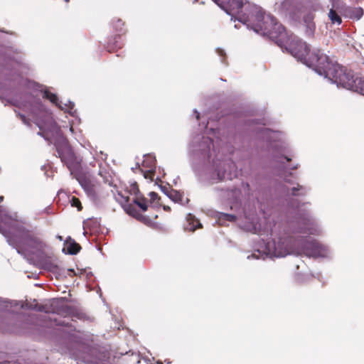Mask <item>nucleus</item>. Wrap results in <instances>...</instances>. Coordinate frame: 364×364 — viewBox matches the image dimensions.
<instances>
[{"mask_svg":"<svg viewBox=\"0 0 364 364\" xmlns=\"http://www.w3.org/2000/svg\"><path fill=\"white\" fill-rule=\"evenodd\" d=\"M234 9L229 13L231 20L247 26L255 33L268 36L282 49H285L292 56L307 66L312 68L320 76L337 87L353 90L364 95V76L355 75L351 70L333 63L319 49H314L310 54L309 46L296 36H289L284 27L276 18L263 9L247 0H233Z\"/></svg>","mask_w":364,"mask_h":364,"instance_id":"obj_1","label":"nucleus"},{"mask_svg":"<svg viewBox=\"0 0 364 364\" xmlns=\"http://www.w3.org/2000/svg\"><path fill=\"white\" fill-rule=\"evenodd\" d=\"M19 106L33 117L34 123L40 129L38 134L54 144L58 157L66 165L70 174L74 175L88 196L95 203L99 202L100 198H105V193H101L97 187L91 186L79 175L80 159L75 155L60 127L53 119L52 113L42 105L41 100L31 94H26L19 102Z\"/></svg>","mask_w":364,"mask_h":364,"instance_id":"obj_2","label":"nucleus"},{"mask_svg":"<svg viewBox=\"0 0 364 364\" xmlns=\"http://www.w3.org/2000/svg\"><path fill=\"white\" fill-rule=\"evenodd\" d=\"M218 140L198 134L193 136L188 145V155L193 171L210 183L232 180L237 176L235 163L224 159L218 148Z\"/></svg>","mask_w":364,"mask_h":364,"instance_id":"obj_3","label":"nucleus"},{"mask_svg":"<svg viewBox=\"0 0 364 364\" xmlns=\"http://www.w3.org/2000/svg\"><path fill=\"white\" fill-rule=\"evenodd\" d=\"M288 255H304L309 257L329 258L331 251L328 246L318 241L301 237L295 239L289 233L272 230V240L261 239L254 246V252L247 259H263L265 257H283Z\"/></svg>","mask_w":364,"mask_h":364,"instance_id":"obj_4","label":"nucleus"},{"mask_svg":"<svg viewBox=\"0 0 364 364\" xmlns=\"http://www.w3.org/2000/svg\"><path fill=\"white\" fill-rule=\"evenodd\" d=\"M287 229L282 228L280 223H275L273 227L268 228L262 231H259V234L262 235L269 232L272 236V230H276L277 232H280L283 234L284 232H288L295 239L294 234L303 233L309 235L320 236L324 232V230L320 222L312 215L310 210L306 208L305 203H301L297 200L291 201L289 204V210L287 213Z\"/></svg>","mask_w":364,"mask_h":364,"instance_id":"obj_5","label":"nucleus"},{"mask_svg":"<svg viewBox=\"0 0 364 364\" xmlns=\"http://www.w3.org/2000/svg\"><path fill=\"white\" fill-rule=\"evenodd\" d=\"M264 124H259L254 128L257 138L265 142L266 149L272 154L282 155L288 147L285 141V134L279 131H274L264 127Z\"/></svg>","mask_w":364,"mask_h":364,"instance_id":"obj_6","label":"nucleus"},{"mask_svg":"<svg viewBox=\"0 0 364 364\" xmlns=\"http://www.w3.org/2000/svg\"><path fill=\"white\" fill-rule=\"evenodd\" d=\"M221 191L223 193L220 194V196L230 201H237L243 197L247 198L252 197L259 200L257 191H253L250 184L247 182H242L241 183L240 188H235L232 189H227L225 191Z\"/></svg>","mask_w":364,"mask_h":364,"instance_id":"obj_7","label":"nucleus"},{"mask_svg":"<svg viewBox=\"0 0 364 364\" xmlns=\"http://www.w3.org/2000/svg\"><path fill=\"white\" fill-rule=\"evenodd\" d=\"M43 97L49 100L50 102L57 106L61 110L69 113L72 117L75 118L78 123H80V119L77 115V110L74 109V102L68 100V102L63 103L62 101L59 100L55 94H53L47 90H44Z\"/></svg>","mask_w":364,"mask_h":364,"instance_id":"obj_8","label":"nucleus"},{"mask_svg":"<svg viewBox=\"0 0 364 364\" xmlns=\"http://www.w3.org/2000/svg\"><path fill=\"white\" fill-rule=\"evenodd\" d=\"M95 352V349L89 348L87 346H85L84 343L77 342L75 346V349L70 350V353L75 355L77 358L82 359L86 363H97V360H101L100 358H92Z\"/></svg>","mask_w":364,"mask_h":364,"instance_id":"obj_9","label":"nucleus"},{"mask_svg":"<svg viewBox=\"0 0 364 364\" xmlns=\"http://www.w3.org/2000/svg\"><path fill=\"white\" fill-rule=\"evenodd\" d=\"M144 159L142 161V166L148 169L144 170L143 168H140V171L143 173L145 178L153 180V176L156 168V159L151 154L144 155Z\"/></svg>","mask_w":364,"mask_h":364,"instance_id":"obj_10","label":"nucleus"},{"mask_svg":"<svg viewBox=\"0 0 364 364\" xmlns=\"http://www.w3.org/2000/svg\"><path fill=\"white\" fill-rule=\"evenodd\" d=\"M114 198L129 215L136 216V210L132 204L129 203V196H125L121 193H118L117 195L114 196Z\"/></svg>","mask_w":364,"mask_h":364,"instance_id":"obj_11","label":"nucleus"},{"mask_svg":"<svg viewBox=\"0 0 364 364\" xmlns=\"http://www.w3.org/2000/svg\"><path fill=\"white\" fill-rule=\"evenodd\" d=\"M80 246L70 237H68L65 241L63 252L68 255H76L80 250Z\"/></svg>","mask_w":364,"mask_h":364,"instance_id":"obj_12","label":"nucleus"},{"mask_svg":"<svg viewBox=\"0 0 364 364\" xmlns=\"http://www.w3.org/2000/svg\"><path fill=\"white\" fill-rule=\"evenodd\" d=\"M284 192L287 196L291 195L294 196H300L306 195L307 193L309 192V188L305 186L297 184L296 186L292 187L291 189L284 187Z\"/></svg>","mask_w":364,"mask_h":364,"instance_id":"obj_13","label":"nucleus"},{"mask_svg":"<svg viewBox=\"0 0 364 364\" xmlns=\"http://www.w3.org/2000/svg\"><path fill=\"white\" fill-rule=\"evenodd\" d=\"M343 15L352 19L359 20L363 15V10L360 7H348L345 9Z\"/></svg>","mask_w":364,"mask_h":364,"instance_id":"obj_14","label":"nucleus"},{"mask_svg":"<svg viewBox=\"0 0 364 364\" xmlns=\"http://www.w3.org/2000/svg\"><path fill=\"white\" fill-rule=\"evenodd\" d=\"M187 225L185 227V230L191 232L195 231L198 228L202 227L200 221L191 213H188L186 216Z\"/></svg>","mask_w":364,"mask_h":364,"instance_id":"obj_15","label":"nucleus"},{"mask_svg":"<svg viewBox=\"0 0 364 364\" xmlns=\"http://www.w3.org/2000/svg\"><path fill=\"white\" fill-rule=\"evenodd\" d=\"M280 7L282 12L291 14L296 9L295 2L294 0H284L280 4Z\"/></svg>","mask_w":364,"mask_h":364,"instance_id":"obj_16","label":"nucleus"},{"mask_svg":"<svg viewBox=\"0 0 364 364\" xmlns=\"http://www.w3.org/2000/svg\"><path fill=\"white\" fill-rule=\"evenodd\" d=\"M42 267L44 269L52 272H58L59 267L58 264L52 259H46L42 261Z\"/></svg>","mask_w":364,"mask_h":364,"instance_id":"obj_17","label":"nucleus"},{"mask_svg":"<svg viewBox=\"0 0 364 364\" xmlns=\"http://www.w3.org/2000/svg\"><path fill=\"white\" fill-rule=\"evenodd\" d=\"M213 1L225 10L228 14L234 9V6L232 5L233 0H213Z\"/></svg>","mask_w":364,"mask_h":364,"instance_id":"obj_18","label":"nucleus"},{"mask_svg":"<svg viewBox=\"0 0 364 364\" xmlns=\"http://www.w3.org/2000/svg\"><path fill=\"white\" fill-rule=\"evenodd\" d=\"M218 223L222 225H225V222H234L236 220L235 215L224 213H218Z\"/></svg>","mask_w":364,"mask_h":364,"instance_id":"obj_19","label":"nucleus"},{"mask_svg":"<svg viewBox=\"0 0 364 364\" xmlns=\"http://www.w3.org/2000/svg\"><path fill=\"white\" fill-rule=\"evenodd\" d=\"M328 16L332 23L340 25L342 23L341 17L334 9V5H333V8L330 9Z\"/></svg>","mask_w":364,"mask_h":364,"instance_id":"obj_20","label":"nucleus"},{"mask_svg":"<svg viewBox=\"0 0 364 364\" xmlns=\"http://www.w3.org/2000/svg\"><path fill=\"white\" fill-rule=\"evenodd\" d=\"M304 26L305 27V34L309 37L314 36L316 30L315 23H304Z\"/></svg>","mask_w":364,"mask_h":364,"instance_id":"obj_21","label":"nucleus"},{"mask_svg":"<svg viewBox=\"0 0 364 364\" xmlns=\"http://www.w3.org/2000/svg\"><path fill=\"white\" fill-rule=\"evenodd\" d=\"M168 198L174 202L180 203L182 200V195L177 191L173 190L172 191H169Z\"/></svg>","mask_w":364,"mask_h":364,"instance_id":"obj_22","label":"nucleus"},{"mask_svg":"<svg viewBox=\"0 0 364 364\" xmlns=\"http://www.w3.org/2000/svg\"><path fill=\"white\" fill-rule=\"evenodd\" d=\"M133 203L137 205L143 211L147 210L146 200L145 198H134Z\"/></svg>","mask_w":364,"mask_h":364,"instance_id":"obj_23","label":"nucleus"},{"mask_svg":"<svg viewBox=\"0 0 364 364\" xmlns=\"http://www.w3.org/2000/svg\"><path fill=\"white\" fill-rule=\"evenodd\" d=\"M314 14L312 11L307 12L303 17L304 23H315L314 21Z\"/></svg>","mask_w":364,"mask_h":364,"instance_id":"obj_24","label":"nucleus"},{"mask_svg":"<svg viewBox=\"0 0 364 364\" xmlns=\"http://www.w3.org/2000/svg\"><path fill=\"white\" fill-rule=\"evenodd\" d=\"M48 318L50 321H53L57 326H67L68 323H66L65 321L59 320L57 317H55L54 315L48 316Z\"/></svg>","mask_w":364,"mask_h":364,"instance_id":"obj_25","label":"nucleus"},{"mask_svg":"<svg viewBox=\"0 0 364 364\" xmlns=\"http://www.w3.org/2000/svg\"><path fill=\"white\" fill-rule=\"evenodd\" d=\"M70 202L73 207H76L78 210L82 209L81 203L78 198L73 197Z\"/></svg>","mask_w":364,"mask_h":364,"instance_id":"obj_26","label":"nucleus"},{"mask_svg":"<svg viewBox=\"0 0 364 364\" xmlns=\"http://www.w3.org/2000/svg\"><path fill=\"white\" fill-rule=\"evenodd\" d=\"M161 191L166 196H168L169 195V191H172L173 189H171L170 188L169 186H162V185H159V186Z\"/></svg>","mask_w":364,"mask_h":364,"instance_id":"obj_27","label":"nucleus"},{"mask_svg":"<svg viewBox=\"0 0 364 364\" xmlns=\"http://www.w3.org/2000/svg\"><path fill=\"white\" fill-rule=\"evenodd\" d=\"M216 52L218 54V55H220L222 58L220 60L221 63L225 64V51L221 48H217Z\"/></svg>","mask_w":364,"mask_h":364,"instance_id":"obj_28","label":"nucleus"},{"mask_svg":"<svg viewBox=\"0 0 364 364\" xmlns=\"http://www.w3.org/2000/svg\"><path fill=\"white\" fill-rule=\"evenodd\" d=\"M149 197H150L151 200L153 202L157 200V199L159 198L158 194L155 192H150Z\"/></svg>","mask_w":364,"mask_h":364,"instance_id":"obj_29","label":"nucleus"},{"mask_svg":"<svg viewBox=\"0 0 364 364\" xmlns=\"http://www.w3.org/2000/svg\"><path fill=\"white\" fill-rule=\"evenodd\" d=\"M19 116H20V118L21 119V120L23 121V122L26 124H28V122L27 121V119L26 117V116L24 114H19Z\"/></svg>","mask_w":364,"mask_h":364,"instance_id":"obj_30","label":"nucleus"},{"mask_svg":"<svg viewBox=\"0 0 364 364\" xmlns=\"http://www.w3.org/2000/svg\"><path fill=\"white\" fill-rule=\"evenodd\" d=\"M73 124H74V122H73L71 124L70 123V128H69V130L70 132L74 134H75V131H74V128H73Z\"/></svg>","mask_w":364,"mask_h":364,"instance_id":"obj_31","label":"nucleus"},{"mask_svg":"<svg viewBox=\"0 0 364 364\" xmlns=\"http://www.w3.org/2000/svg\"><path fill=\"white\" fill-rule=\"evenodd\" d=\"M193 112L196 114V119H200V113L196 109L193 110Z\"/></svg>","mask_w":364,"mask_h":364,"instance_id":"obj_32","label":"nucleus"},{"mask_svg":"<svg viewBox=\"0 0 364 364\" xmlns=\"http://www.w3.org/2000/svg\"><path fill=\"white\" fill-rule=\"evenodd\" d=\"M122 25H123L122 21L120 19H118L117 27L121 26Z\"/></svg>","mask_w":364,"mask_h":364,"instance_id":"obj_33","label":"nucleus"},{"mask_svg":"<svg viewBox=\"0 0 364 364\" xmlns=\"http://www.w3.org/2000/svg\"><path fill=\"white\" fill-rule=\"evenodd\" d=\"M284 159H286L287 161H291V158H289L288 156H284Z\"/></svg>","mask_w":364,"mask_h":364,"instance_id":"obj_34","label":"nucleus"},{"mask_svg":"<svg viewBox=\"0 0 364 364\" xmlns=\"http://www.w3.org/2000/svg\"><path fill=\"white\" fill-rule=\"evenodd\" d=\"M0 303L7 304V303H8V301H3V300L0 298Z\"/></svg>","mask_w":364,"mask_h":364,"instance_id":"obj_35","label":"nucleus"},{"mask_svg":"<svg viewBox=\"0 0 364 364\" xmlns=\"http://www.w3.org/2000/svg\"><path fill=\"white\" fill-rule=\"evenodd\" d=\"M298 168V164L294 165V166L291 168V169H296Z\"/></svg>","mask_w":364,"mask_h":364,"instance_id":"obj_36","label":"nucleus"},{"mask_svg":"<svg viewBox=\"0 0 364 364\" xmlns=\"http://www.w3.org/2000/svg\"><path fill=\"white\" fill-rule=\"evenodd\" d=\"M90 276H92V272H89L87 273V277H89Z\"/></svg>","mask_w":364,"mask_h":364,"instance_id":"obj_37","label":"nucleus"},{"mask_svg":"<svg viewBox=\"0 0 364 364\" xmlns=\"http://www.w3.org/2000/svg\"><path fill=\"white\" fill-rule=\"evenodd\" d=\"M284 181L287 183H291V181L287 179L286 178H284Z\"/></svg>","mask_w":364,"mask_h":364,"instance_id":"obj_38","label":"nucleus"},{"mask_svg":"<svg viewBox=\"0 0 364 364\" xmlns=\"http://www.w3.org/2000/svg\"><path fill=\"white\" fill-rule=\"evenodd\" d=\"M57 238L59 239L60 240H63V237L60 235H58Z\"/></svg>","mask_w":364,"mask_h":364,"instance_id":"obj_39","label":"nucleus"},{"mask_svg":"<svg viewBox=\"0 0 364 364\" xmlns=\"http://www.w3.org/2000/svg\"><path fill=\"white\" fill-rule=\"evenodd\" d=\"M0 364H9V362H7V361L0 362Z\"/></svg>","mask_w":364,"mask_h":364,"instance_id":"obj_40","label":"nucleus"},{"mask_svg":"<svg viewBox=\"0 0 364 364\" xmlns=\"http://www.w3.org/2000/svg\"><path fill=\"white\" fill-rule=\"evenodd\" d=\"M68 271L70 272L74 273V270L72 269H68Z\"/></svg>","mask_w":364,"mask_h":364,"instance_id":"obj_41","label":"nucleus"},{"mask_svg":"<svg viewBox=\"0 0 364 364\" xmlns=\"http://www.w3.org/2000/svg\"><path fill=\"white\" fill-rule=\"evenodd\" d=\"M6 331H11L18 332L17 331H16V330H14V329H6Z\"/></svg>","mask_w":364,"mask_h":364,"instance_id":"obj_42","label":"nucleus"},{"mask_svg":"<svg viewBox=\"0 0 364 364\" xmlns=\"http://www.w3.org/2000/svg\"><path fill=\"white\" fill-rule=\"evenodd\" d=\"M3 196H0V203L3 200Z\"/></svg>","mask_w":364,"mask_h":364,"instance_id":"obj_43","label":"nucleus"},{"mask_svg":"<svg viewBox=\"0 0 364 364\" xmlns=\"http://www.w3.org/2000/svg\"><path fill=\"white\" fill-rule=\"evenodd\" d=\"M75 337H76V336H74V334H72V335H71V338H75Z\"/></svg>","mask_w":364,"mask_h":364,"instance_id":"obj_44","label":"nucleus"},{"mask_svg":"<svg viewBox=\"0 0 364 364\" xmlns=\"http://www.w3.org/2000/svg\"><path fill=\"white\" fill-rule=\"evenodd\" d=\"M136 166H138V168H139V169L141 168L140 166H139V164H136ZM136 168H137V167H136Z\"/></svg>","mask_w":364,"mask_h":364,"instance_id":"obj_45","label":"nucleus"},{"mask_svg":"<svg viewBox=\"0 0 364 364\" xmlns=\"http://www.w3.org/2000/svg\"><path fill=\"white\" fill-rule=\"evenodd\" d=\"M136 166H138V168H139V169L141 168L140 166H139V164H136ZM136 168H137V167H136Z\"/></svg>","mask_w":364,"mask_h":364,"instance_id":"obj_46","label":"nucleus"},{"mask_svg":"<svg viewBox=\"0 0 364 364\" xmlns=\"http://www.w3.org/2000/svg\"><path fill=\"white\" fill-rule=\"evenodd\" d=\"M208 123L204 125V128H207Z\"/></svg>","mask_w":364,"mask_h":364,"instance_id":"obj_47","label":"nucleus"},{"mask_svg":"<svg viewBox=\"0 0 364 364\" xmlns=\"http://www.w3.org/2000/svg\"><path fill=\"white\" fill-rule=\"evenodd\" d=\"M252 123H253V124H257V122H255V121H252Z\"/></svg>","mask_w":364,"mask_h":364,"instance_id":"obj_48","label":"nucleus"},{"mask_svg":"<svg viewBox=\"0 0 364 364\" xmlns=\"http://www.w3.org/2000/svg\"><path fill=\"white\" fill-rule=\"evenodd\" d=\"M235 28H238V27H237V24H235Z\"/></svg>","mask_w":364,"mask_h":364,"instance_id":"obj_49","label":"nucleus"},{"mask_svg":"<svg viewBox=\"0 0 364 364\" xmlns=\"http://www.w3.org/2000/svg\"><path fill=\"white\" fill-rule=\"evenodd\" d=\"M65 2H68L70 0H64Z\"/></svg>","mask_w":364,"mask_h":364,"instance_id":"obj_50","label":"nucleus"}]
</instances>
